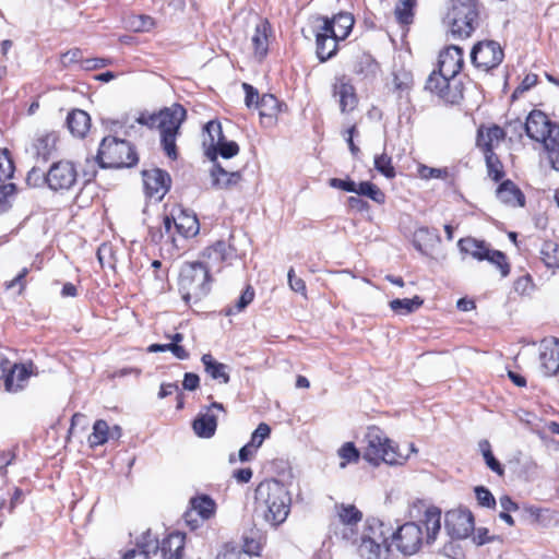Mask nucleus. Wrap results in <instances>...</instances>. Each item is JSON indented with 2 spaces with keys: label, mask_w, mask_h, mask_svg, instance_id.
I'll list each match as a JSON object with an SVG mask.
<instances>
[{
  "label": "nucleus",
  "mask_w": 559,
  "mask_h": 559,
  "mask_svg": "<svg viewBox=\"0 0 559 559\" xmlns=\"http://www.w3.org/2000/svg\"><path fill=\"white\" fill-rule=\"evenodd\" d=\"M337 455L341 460L340 467L345 468L349 464L358 463L362 452L357 449L354 442L348 441L341 445L337 450Z\"/></svg>",
  "instance_id": "48"
},
{
  "label": "nucleus",
  "mask_w": 559,
  "mask_h": 559,
  "mask_svg": "<svg viewBox=\"0 0 559 559\" xmlns=\"http://www.w3.org/2000/svg\"><path fill=\"white\" fill-rule=\"evenodd\" d=\"M483 155L485 157L488 178L497 183L504 180L506 169L498 154L496 152H490L489 154Z\"/></svg>",
  "instance_id": "43"
},
{
  "label": "nucleus",
  "mask_w": 559,
  "mask_h": 559,
  "mask_svg": "<svg viewBox=\"0 0 559 559\" xmlns=\"http://www.w3.org/2000/svg\"><path fill=\"white\" fill-rule=\"evenodd\" d=\"M265 538L258 533H252L243 537L242 550L249 556H261Z\"/></svg>",
  "instance_id": "51"
},
{
  "label": "nucleus",
  "mask_w": 559,
  "mask_h": 559,
  "mask_svg": "<svg viewBox=\"0 0 559 559\" xmlns=\"http://www.w3.org/2000/svg\"><path fill=\"white\" fill-rule=\"evenodd\" d=\"M507 466L514 476L525 479H527L538 468V465L534 460L524 459L520 454L510 459L507 463Z\"/></svg>",
  "instance_id": "38"
},
{
  "label": "nucleus",
  "mask_w": 559,
  "mask_h": 559,
  "mask_svg": "<svg viewBox=\"0 0 559 559\" xmlns=\"http://www.w3.org/2000/svg\"><path fill=\"white\" fill-rule=\"evenodd\" d=\"M191 508L188 512H186V521L188 523L192 522V515L193 513L200 515L202 520H209L211 519L216 511V503L215 501L206 496H198L190 500Z\"/></svg>",
  "instance_id": "35"
},
{
  "label": "nucleus",
  "mask_w": 559,
  "mask_h": 559,
  "mask_svg": "<svg viewBox=\"0 0 559 559\" xmlns=\"http://www.w3.org/2000/svg\"><path fill=\"white\" fill-rule=\"evenodd\" d=\"M78 165L70 159L53 162L45 173V183L53 192H68L78 185Z\"/></svg>",
  "instance_id": "11"
},
{
  "label": "nucleus",
  "mask_w": 559,
  "mask_h": 559,
  "mask_svg": "<svg viewBox=\"0 0 559 559\" xmlns=\"http://www.w3.org/2000/svg\"><path fill=\"white\" fill-rule=\"evenodd\" d=\"M255 503L265 521L278 526L290 512L292 498L283 483L265 479L255 488Z\"/></svg>",
  "instance_id": "4"
},
{
  "label": "nucleus",
  "mask_w": 559,
  "mask_h": 559,
  "mask_svg": "<svg viewBox=\"0 0 559 559\" xmlns=\"http://www.w3.org/2000/svg\"><path fill=\"white\" fill-rule=\"evenodd\" d=\"M187 117V110L181 104L175 103L157 112H141L136 122L148 129H156L160 133V142L165 154L171 159L178 158L176 145L177 134L181 123Z\"/></svg>",
  "instance_id": "3"
},
{
  "label": "nucleus",
  "mask_w": 559,
  "mask_h": 559,
  "mask_svg": "<svg viewBox=\"0 0 559 559\" xmlns=\"http://www.w3.org/2000/svg\"><path fill=\"white\" fill-rule=\"evenodd\" d=\"M530 518V522L543 528H550L559 525V511L528 506L524 508Z\"/></svg>",
  "instance_id": "32"
},
{
  "label": "nucleus",
  "mask_w": 559,
  "mask_h": 559,
  "mask_svg": "<svg viewBox=\"0 0 559 559\" xmlns=\"http://www.w3.org/2000/svg\"><path fill=\"white\" fill-rule=\"evenodd\" d=\"M212 186L216 189H230L241 181L240 171H227L221 164L215 163L210 171Z\"/></svg>",
  "instance_id": "33"
},
{
  "label": "nucleus",
  "mask_w": 559,
  "mask_h": 559,
  "mask_svg": "<svg viewBox=\"0 0 559 559\" xmlns=\"http://www.w3.org/2000/svg\"><path fill=\"white\" fill-rule=\"evenodd\" d=\"M360 543H388V533L384 530V524L376 519L367 520Z\"/></svg>",
  "instance_id": "37"
},
{
  "label": "nucleus",
  "mask_w": 559,
  "mask_h": 559,
  "mask_svg": "<svg viewBox=\"0 0 559 559\" xmlns=\"http://www.w3.org/2000/svg\"><path fill=\"white\" fill-rule=\"evenodd\" d=\"M255 293L251 285H247V287L241 293L237 302L234 307H229L226 309L225 313L227 316H233L241 312L247 306H249L254 299Z\"/></svg>",
  "instance_id": "54"
},
{
  "label": "nucleus",
  "mask_w": 559,
  "mask_h": 559,
  "mask_svg": "<svg viewBox=\"0 0 559 559\" xmlns=\"http://www.w3.org/2000/svg\"><path fill=\"white\" fill-rule=\"evenodd\" d=\"M201 361L204 366L205 372L212 379L217 380L224 384L229 382L230 377L227 372V366L225 364L215 360L211 354H203Z\"/></svg>",
  "instance_id": "39"
},
{
  "label": "nucleus",
  "mask_w": 559,
  "mask_h": 559,
  "mask_svg": "<svg viewBox=\"0 0 559 559\" xmlns=\"http://www.w3.org/2000/svg\"><path fill=\"white\" fill-rule=\"evenodd\" d=\"M15 170L12 155L8 148H0V215L9 212L17 193L15 183L10 182Z\"/></svg>",
  "instance_id": "14"
},
{
  "label": "nucleus",
  "mask_w": 559,
  "mask_h": 559,
  "mask_svg": "<svg viewBox=\"0 0 559 559\" xmlns=\"http://www.w3.org/2000/svg\"><path fill=\"white\" fill-rule=\"evenodd\" d=\"M507 127L512 128L520 138L524 131L530 140L540 144L551 167L559 171V122L535 108L528 112L524 122L518 118L508 121Z\"/></svg>",
  "instance_id": "2"
},
{
  "label": "nucleus",
  "mask_w": 559,
  "mask_h": 559,
  "mask_svg": "<svg viewBox=\"0 0 559 559\" xmlns=\"http://www.w3.org/2000/svg\"><path fill=\"white\" fill-rule=\"evenodd\" d=\"M60 132L57 130H44L37 132L32 142V148L37 157L48 160L58 151Z\"/></svg>",
  "instance_id": "26"
},
{
  "label": "nucleus",
  "mask_w": 559,
  "mask_h": 559,
  "mask_svg": "<svg viewBox=\"0 0 559 559\" xmlns=\"http://www.w3.org/2000/svg\"><path fill=\"white\" fill-rule=\"evenodd\" d=\"M356 193L358 195H364L372 200L374 203L382 205L385 203L386 195L385 193L373 182L371 181H361L358 183Z\"/></svg>",
  "instance_id": "49"
},
{
  "label": "nucleus",
  "mask_w": 559,
  "mask_h": 559,
  "mask_svg": "<svg viewBox=\"0 0 559 559\" xmlns=\"http://www.w3.org/2000/svg\"><path fill=\"white\" fill-rule=\"evenodd\" d=\"M506 136L507 131L504 128L496 123L487 126L480 124L476 133V146L483 154H489L490 152H495Z\"/></svg>",
  "instance_id": "22"
},
{
  "label": "nucleus",
  "mask_w": 559,
  "mask_h": 559,
  "mask_svg": "<svg viewBox=\"0 0 559 559\" xmlns=\"http://www.w3.org/2000/svg\"><path fill=\"white\" fill-rule=\"evenodd\" d=\"M213 147L223 158H231L239 153V145L234 141L227 142L225 139L216 142Z\"/></svg>",
  "instance_id": "56"
},
{
  "label": "nucleus",
  "mask_w": 559,
  "mask_h": 559,
  "mask_svg": "<svg viewBox=\"0 0 559 559\" xmlns=\"http://www.w3.org/2000/svg\"><path fill=\"white\" fill-rule=\"evenodd\" d=\"M393 92L397 93L399 97L408 95L414 86V78L409 71L401 70L393 74Z\"/></svg>",
  "instance_id": "46"
},
{
  "label": "nucleus",
  "mask_w": 559,
  "mask_h": 559,
  "mask_svg": "<svg viewBox=\"0 0 559 559\" xmlns=\"http://www.w3.org/2000/svg\"><path fill=\"white\" fill-rule=\"evenodd\" d=\"M417 0H399L394 8V16L402 27H408L414 22Z\"/></svg>",
  "instance_id": "41"
},
{
  "label": "nucleus",
  "mask_w": 559,
  "mask_h": 559,
  "mask_svg": "<svg viewBox=\"0 0 559 559\" xmlns=\"http://www.w3.org/2000/svg\"><path fill=\"white\" fill-rule=\"evenodd\" d=\"M438 98L445 105H460L464 99V84L455 78L450 80Z\"/></svg>",
  "instance_id": "42"
},
{
  "label": "nucleus",
  "mask_w": 559,
  "mask_h": 559,
  "mask_svg": "<svg viewBox=\"0 0 559 559\" xmlns=\"http://www.w3.org/2000/svg\"><path fill=\"white\" fill-rule=\"evenodd\" d=\"M213 409L226 412L225 406L219 402H212L205 413H200L192 423L194 433L204 439L213 437L217 428V418L212 414Z\"/></svg>",
  "instance_id": "24"
},
{
  "label": "nucleus",
  "mask_w": 559,
  "mask_h": 559,
  "mask_svg": "<svg viewBox=\"0 0 559 559\" xmlns=\"http://www.w3.org/2000/svg\"><path fill=\"white\" fill-rule=\"evenodd\" d=\"M540 259L548 269H559V243L545 240L540 248Z\"/></svg>",
  "instance_id": "45"
},
{
  "label": "nucleus",
  "mask_w": 559,
  "mask_h": 559,
  "mask_svg": "<svg viewBox=\"0 0 559 559\" xmlns=\"http://www.w3.org/2000/svg\"><path fill=\"white\" fill-rule=\"evenodd\" d=\"M498 183L495 195L501 204L511 209L525 206L526 197L514 181L504 179Z\"/></svg>",
  "instance_id": "25"
},
{
  "label": "nucleus",
  "mask_w": 559,
  "mask_h": 559,
  "mask_svg": "<svg viewBox=\"0 0 559 559\" xmlns=\"http://www.w3.org/2000/svg\"><path fill=\"white\" fill-rule=\"evenodd\" d=\"M538 83V75L535 73H527L521 83L516 86V88L513 92V97H516L518 95H521L525 93L526 91L531 90Z\"/></svg>",
  "instance_id": "63"
},
{
  "label": "nucleus",
  "mask_w": 559,
  "mask_h": 559,
  "mask_svg": "<svg viewBox=\"0 0 559 559\" xmlns=\"http://www.w3.org/2000/svg\"><path fill=\"white\" fill-rule=\"evenodd\" d=\"M453 79L454 78H450V75H445L444 73H441L440 70L436 69L426 80L425 90L438 97L442 90L447 87L448 82Z\"/></svg>",
  "instance_id": "47"
},
{
  "label": "nucleus",
  "mask_w": 559,
  "mask_h": 559,
  "mask_svg": "<svg viewBox=\"0 0 559 559\" xmlns=\"http://www.w3.org/2000/svg\"><path fill=\"white\" fill-rule=\"evenodd\" d=\"M260 122L263 127H273L277 123L281 114L287 111V105L273 94H263L258 104Z\"/></svg>",
  "instance_id": "23"
},
{
  "label": "nucleus",
  "mask_w": 559,
  "mask_h": 559,
  "mask_svg": "<svg viewBox=\"0 0 559 559\" xmlns=\"http://www.w3.org/2000/svg\"><path fill=\"white\" fill-rule=\"evenodd\" d=\"M271 428L267 424L261 423L257 429L252 432L249 443L259 449L264 440L270 437Z\"/></svg>",
  "instance_id": "57"
},
{
  "label": "nucleus",
  "mask_w": 559,
  "mask_h": 559,
  "mask_svg": "<svg viewBox=\"0 0 559 559\" xmlns=\"http://www.w3.org/2000/svg\"><path fill=\"white\" fill-rule=\"evenodd\" d=\"M352 71L360 80H371L380 71V64L370 53L362 52L355 58Z\"/></svg>",
  "instance_id": "34"
},
{
  "label": "nucleus",
  "mask_w": 559,
  "mask_h": 559,
  "mask_svg": "<svg viewBox=\"0 0 559 559\" xmlns=\"http://www.w3.org/2000/svg\"><path fill=\"white\" fill-rule=\"evenodd\" d=\"M331 94L336 99L340 111L348 115L357 109L359 97L352 80L346 74H340L334 78L331 85Z\"/></svg>",
  "instance_id": "17"
},
{
  "label": "nucleus",
  "mask_w": 559,
  "mask_h": 559,
  "mask_svg": "<svg viewBox=\"0 0 559 559\" xmlns=\"http://www.w3.org/2000/svg\"><path fill=\"white\" fill-rule=\"evenodd\" d=\"M204 129L209 133V136H210V146H213L219 140H224L222 126L218 121H216V120L209 121L205 124Z\"/></svg>",
  "instance_id": "62"
},
{
  "label": "nucleus",
  "mask_w": 559,
  "mask_h": 559,
  "mask_svg": "<svg viewBox=\"0 0 559 559\" xmlns=\"http://www.w3.org/2000/svg\"><path fill=\"white\" fill-rule=\"evenodd\" d=\"M122 436V429L118 425L109 426L105 419H97L93 424V430L87 437L90 448L95 449L109 441H118Z\"/></svg>",
  "instance_id": "27"
},
{
  "label": "nucleus",
  "mask_w": 559,
  "mask_h": 559,
  "mask_svg": "<svg viewBox=\"0 0 559 559\" xmlns=\"http://www.w3.org/2000/svg\"><path fill=\"white\" fill-rule=\"evenodd\" d=\"M358 554L362 559H392V552L388 543H360Z\"/></svg>",
  "instance_id": "40"
},
{
  "label": "nucleus",
  "mask_w": 559,
  "mask_h": 559,
  "mask_svg": "<svg viewBox=\"0 0 559 559\" xmlns=\"http://www.w3.org/2000/svg\"><path fill=\"white\" fill-rule=\"evenodd\" d=\"M444 527L453 539H465L475 531V520L468 509L449 510L444 515Z\"/></svg>",
  "instance_id": "16"
},
{
  "label": "nucleus",
  "mask_w": 559,
  "mask_h": 559,
  "mask_svg": "<svg viewBox=\"0 0 559 559\" xmlns=\"http://www.w3.org/2000/svg\"><path fill=\"white\" fill-rule=\"evenodd\" d=\"M28 274L29 269L23 267L14 278H12L11 281H7L4 283V288L9 290L14 288L15 286H19V294H23L26 288V276Z\"/></svg>",
  "instance_id": "60"
},
{
  "label": "nucleus",
  "mask_w": 559,
  "mask_h": 559,
  "mask_svg": "<svg viewBox=\"0 0 559 559\" xmlns=\"http://www.w3.org/2000/svg\"><path fill=\"white\" fill-rule=\"evenodd\" d=\"M273 36V28L267 19H262L254 27L251 37L253 56L258 61L264 60L269 52L270 38Z\"/></svg>",
  "instance_id": "29"
},
{
  "label": "nucleus",
  "mask_w": 559,
  "mask_h": 559,
  "mask_svg": "<svg viewBox=\"0 0 559 559\" xmlns=\"http://www.w3.org/2000/svg\"><path fill=\"white\" fill-rule=\"evenodd\" d=\"M539 361L543 372L546 377L555 376L559 372V341L556 340L550 345L544 346L539 354Z\"/></svg>",
  "instance_id": "36"
},
{
  "label": "nucleus",
  "mask_w": 559,
  "mask_h": 559,
  "mask_svg": "<svg viewBox=\"0 0 559 559\" xmlns=\"http://www.w3.org/2000/svg\"><path fill=\"white\" fill-rule=\"evenodd\" d=\"M317 22L320 23L319 26L323 28V32H328L330 35L334 36V38L343 41L349 36L355 24V19L353 14L348 12H340L332 17L318 16Z\"/></svg>",
  "instance_id": "19"
},
{
  "label": "nucleus",
  "mask_w": 559,
  "mask_h": 559,
  "mask_svg": "<svg viewBox=\"0 0 559 559\" xmlns=\"http://www.w3.org/2000/svg\"><path fill=\"white\" fill-rule=\"evenodd\" d=\"M337 522H332L330 525V533L335 537H341L345 540H353L356 531L355 527L362 520V512L354 504L336 503L335 504Z\"/></svg>",
  "instance_id": "15"
},
{
  "label": "nucleus",
  "mask_w": 559,
  "mask_h": 559,
  "mask_svg": "<svg viewBox=\"0 0 559 559\" xmlns=\"http://www.w3.org/2000/svg\"><path fill=\"white\" fill-rule=\"evenodd\" d=\"M475 496L478 501V504L485 508L493 509L496 507V499L493 495L484 486H478L475 488Z\"/></svg>",
  "instance_id": "58"
},
{
  "label": "nucleus",
  "mask_w": 559,
  "mask_h": 559,
  "mask_svg": "<svg viewBox=\"0 0 559 559\" xmlns=\"http://www.w3.org/2000/svg\"><path fill=\"white\" fill-rule=\"evenodd\" d=\"M373 165L374 168L388 179H393L396 176L392 157L386 153L374 156Z\"/></svg>",
  "instance_id": "53"
},
{
  "label": "nucleus",
  "mask_w": 559,
  "mask_h": 559,
  "mask_svg": "<svg viewBox=\"0 0 559 559\" xmlns=\"http://www.w3.org/2000/svg\"><path fill=\"white\" fill-rule=\"evenodd\" d=\"M362 443V459L372 466L378 467L382 463L401 465L406 460L397 443L376 425L367 427Z\"/></svg>",
  "instance_id": "5"
},
{
  "label": "nucleus",
  "mask_w": 559,
  "mask_h": 559,
  "mask_svg": "<svg viewBox=\"0 0 559 559\" xmlns=\"http://www.w3.org/2000/svg\"><path fill=\"white\" fill-rule=\"evenodd\" d=\"M504 59V50L501 45L491 39L476 43L471 51L473 66L484 72L498 68Z\"/></svg>",
  "instance_id": "13"
},
{
  "label": "nucleus",
  "mask_w": 559,
  "mask_h": 559,
  "mask_svg": "<svg viewBox=\"0 0 559 559\" xmlns=\"http://www.w3.org/2000/svg\"><path fill=\"white\" fill-rule=\"evenodd\" d=\"M417 175L424 180H429L432 178L444 179L448 177L449 173L447 168H433L424 164H419L417 167Z\"/></svg>",
  "instance_id": "55"
},
{
  "label": "nucleus",
  "mask_w": 559,
  "mask_h": 559,
  "mask_svg": "<svg viewBox=\"0 0 559 559\" xmlns=\"http://www.w3.org/2000/svg\"><path fill=\"white\" fill-rule=\"evenodd\" d=\"M409 516L417 522L404 523L393 534L397 549L408 556L416 554L424 542H436L441 530V510L426 500L417 499L409 507Z\"/></svg>",
  "instance_id": "1"
},
{
  "label": "nucleus",
  "mask_w": 559,
  "mask_h": 559,
  "mask_svg": "<svg viewBox=\"0 0 559 559\" xmlns=\"http://www.w3.org/2000/svg\"><path fill=\"white\" fill-rule=\"evenodd\" d=\"M38 376V368L33 360L12 362L0 353V381L4 390L16 393L24 390L32 377Z\"/></svg>",
  "instance_id": "10"
},
{
  "label": "nucleus",
  "mask_w": 559,
  "mask_h": 559,
  "mask_svg": "<svg viewBox=\"0 0 559 559\" xmlns=\"http://www.w3.org/2000/svg\"><path fill=\"white\" fill-rule=\"evenodd\" d=\"M424 304V299L419 296L413 298H396L389 302L391 310L396 314H409L419 309Z\"/></svg>",
  "instance_id": "44"
},
{
  "label": "nucleus",
  "mask_w": 559,
  "mask_h": 559,
  "mask_svg": "<svg viewBox=\"0 0 559 559\" xmlns=\"http://www.w3.org/2000/svg\"><path fill=\"white\" fill-rule=\"evenodd\" d=\"M314 37L316 55L321 63L329 61L337 55L341 40L334 38L328 32H323V28L319 25L314 31Z\"/></svg>",
  "instance_id": "30"
},
{
  "label": "nucleus",
  "mask_w": 559,
  "mask_h": 559,
  "mask_svg": "<svg viewBox=\"0 0 559 559\" xmlns=\"http://www.w3.org/2000/svg\"><path fill=\"white\" fill-rule=\"evenodd\" d=\"M178 289L187 304L198 302L205 297L211 290L207 265L200 261L183 263L179 272Z\"/></svg>",
  "instance_id": "7"
},
{
  "label": "nucleus",
  "mask_w": 559,
  "mask_h": 559,
  "mask_svg": "<svg viewBox=\"0 0 559 559\" xmlns=\"http://www.w3.org/2000/svg\"><path fill=\"white\" fill-rule=\"evenodd\" d=\"M186 546V534L181 532L169 533L158 545L157 542L150 545L151 551H160L163 559H176L183 555Z\"/></svg>",
  "instance_id": "28"
},
{
  "label": "nucleus",
  "mask_w": 559,
  "mask_h": 559,
  "mask_svg": "<svg viewBox=\"0 0 559 559\" xmlns=\"http://www.w3.org/2000/svg\"><path fill=\"white\" fill-rule=\"evenodd\" d=\"M66 124L74 138L84 139L92 127L91 116L85 110L72 109L67 116Z\"/></svg>",
  "instance_id": "31"
},
{
  "label": "nucleus",
  "mask_w": 559,
  "mask_h": 559,
  "mask_svg": "<svg viewBox=\"0 0 559 559\" xmlns=\"http://www.w3.org/2000/svg\"><path fill=\"white\" fill-rule=\"evenodd\" d=\"M111 64V60L109 58H87L81 61L80 69L84 71H93L97 69H103L107 66Z\"/></svg>",
  "instance_id": "61"
},
{
  "label": "nucleus",
  "mask_w": 559,
  "mask_h": 559,
  "mask_svg": "<svg viewBox=\"0 0 559 559\" xmlns=\"http://www.w3.org/2000/svg\"><path fill=\"white\" fill-rule=\"evenodd\" d=\"M163 224L166 233L173 240H175L171 233L173 225L176 233L185 239L193 238L200 231V223L197 215L180 204L173 206L170 214L164 216Z\"/></svg>",
  "instance_id": "12"
},
{
  "label": "nucleus",
  "mask_w": 559,
  "mask_h": 559,
  "mask_svg": "<svg viewBox=\"0 0 559 559\" xmlns=\"http://www.w3.org/2000/svg\"><path fill=\"white\" fill-rule=\"evenodd\" d=\"M145 195L160 202L171 187L170 175L160 168L145 169L142 171Z\"/></svg>",
  "instance_id": "18"
},
{
  "label": "nucleus",
  "mask_w": 559,
  "mask_h": 559,
  "mask_svg": "<svg viewBox=\"0 0 559 559\" xmlns=\"http://www.w3.org/2000/svg\"><path fill=\"white\" fill-rule=\"evenodd\" d=\"M130 28L135 33H147L154 29L157 25L156 20L147 14H139L131 16Z\"/></svg>",
  "instance_id": "52"
},
{
  "label": "nucleus",
  "mask_w": 559,
  "mask_h": 559,
  "mask_svg": "<svg viewBox=\"0 0 559 559\" xmlns=\"http://www.w3.org/2000/svg\"><path fill=\"white\" fill-rule=\"evenodd\" d=\"M457 247L461 253L469 255L477 261H487L495 265L502 277H507L511 272V265L506 253L492 249L485 240L467 236L457 241Z\"/></svg>",
  "instance_id": "9"
},
{
  "label": "nucleus",
  "mask_w": 559,
  "mask_h": 559,
  "mask_svg": "<svg viewBox=\"0 0 559 559\" xmlns=\"http://www.w3.org/2000/svg\"><path fill=\"white\" fill-rule=\"evenodd\" d=\"M96 162L104 169L131 168L138 165L139 154L130 141L107 135L99 143Z\"/></svg>",
  "instance_id": "6"
},
{
  "label": "nucleus",
  "mask_w": 559,
  "mask_h": 559,
  "mask_svg": "<svg viewBox=\"0 0 559 559\" xmlns=\"http://www.w3.org/2000/svg\"><path fill=\"white\" fill-rule=\"evenodd\" d=\"M236 257V249L225 240H217L201 252L203 263L209 266L223 267Z\"/></svg>",
  "instance_id": "20"
},
{
  "label": "nucleus",
  "mask_w": 559,
  "mask_h": 559,
  "mask_svg": "<svg viewBox=\"0 0 559 559\" xmlns=\"http://www.w3.org/2000/svg\"><path fill=\"white\" fill-rule=\"evenodd\" d=\"M480 9V0H451L447 14L451 35L457 39L471 37L479 25Z\"/></svg>",
  "instance_id": "8"
},
{
  "label": "nucleus",
  "mask_w": 559,
  "mask_h": 559,
  "mask_svg": "<svg viewBox=\"0 0 559 559\" xmlns=\"http://www.w3.org/2000/svg\"><path fill=\"white\" fill-rule=\"evenodd\" d=\"M150 544L148 543H138L135 548L128 550L122 559H151L150 558Z\"/></svg>",
  "instance_id": "59"
},
{
  "label": "nucleus",
  "mask_w": 559,
  "mask_h": 559,
  "mask_svg": "<svg viewBox=\"0 0 559 559\" xmlns=\"http://www.w3.org/2000/svg\"><path fill=\"white\" fill-rule=\"evenodd\" d=\"M464 68V51L461 47L450 45L444 47L438 57L437 69L450 75V78H456L457 74Z\"/></svg>",
  "instance_id": "21"
},
{
  "label": "nucleus",
  "mask_w": 559,
  "mask_h": 559,
  "mask_svg": "<svg viewBox=\"0 0 559 559\" xmlns=\"http://www.w3.org/2000/svg\"><path fill=\"white\" fill-rule=\"evenodd\" d=\"M242 88L245 91V104L248 108H251L254 106L258 108V104L260 102L261 96L259 95V92L255 87H253L249 83H242Z\"/></svg>",
  "instance_id": "64"
},
{
  "label": "nucleus",
  "mask_w": 559,
  "mask_h": 559,
  "mask_svg": "<svg viewBox=\"0 0 559 559\" xmlns=\"http://www.w3.org/2000/svg\"><path fill=\"white\" fill-rule=\"evenodd\" d=\"M479 448L483 453V457L485 460L487 467L490 471H492L493 473H496L499 477H503L504 468H503L502 464L493 455L489 441L481 440L479 442Z\"/></svg>",
  "instance_id": "50"
}]
</instances>
